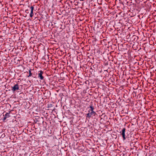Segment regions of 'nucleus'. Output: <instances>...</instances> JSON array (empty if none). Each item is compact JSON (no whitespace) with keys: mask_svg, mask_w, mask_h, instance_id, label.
<instances>
[{"mask_svg":"<svg viewBox=\"0 0 156 156\" xmlns=\"http://www.w3.org/2000/svg\"><path fill=\"white\" fill-rule=\"evenodd\" d=\"M96 114V113L94 111H92L91 112H88V113L86 114V117L87 119L88 118L90 119L92 115L95 116Z\"/></svg>","mask_w":156,"mask_h":156,"instance_id":"1","label":"nucleus"},{"mask_svg":"<svg viewBox=\"0 0 156 156\" xmlns=\"http://www.w3.org/2000/svg\"><path fill=\"white\" fill-rule=\"evenodd\" d=\"M11 90L14 92L15 91L19 90V87L18 83H16L15 84L14 86L12 87Z\"/></svg>","mask_w":156,"mask_h":156,"instance_id":"2","label":"nucleus"},{"mask_svg":"<svg viewBox=\"0 0 156 156\" xmlns=\"http://www.w3.org/2000/svg\"><path fill=\"white\" fill-rule=\"evenodd\" d=\"M39 73L38 74V78L41 80H44V77L42 76L43 72L42 71L40 70L39 71Z\"/></svg>","mask_w":156,"mask_h":156,"instance_id":"3","label":"nucleus"},{"mask_svg":"<svg viewBox=\"0 0 156 156\" xmlns=\"http://www.w3.org/2000/svg\"><path fill=\"white\" fill-rule=\"evenodd\" d=\"M125 131L126 129L125 128H123L122 129V131L120 132V133H121V134L122 135L123 140H125L126 139V138L125 137Z\"/></svg>","mask_w":156,"mask_h":156,"instance_id":"4","label":"nucleus"},{"mask_svg":"<svg viewBox=\"0 0 156 156\" xmlns=\"http://www.w3.org/2000/svg\"><path fill=\"white\" fill-rule=\"evenodd\" d=\"M4 117L3 119V120L4 121H5V120L6 119L9 118L10 117V115H9V113H6L5 115H3Z\"/></svg>","mask_w":156,"mask_h":156,"instance_id":"5","label":"nucleus"},{"mask_svg":"<svg viewBox=\"0 0 156 156\" xmlns=\"http://www.w3.org/2000/svg\"><path fill=\"white\" fill-rule=\"evenodd\" d=\"M31 9V12L30 14V17H32L34 15L33 10L34 9V7L33 6H32L30 8Z\"/></svg>","mask_w":156,"mask_h":156,"instance_id":"6","label":"nucleus"},{"mask_svg":"<svg viewBox=\"0 0 156 156\" xmlns=\"http://www.w3.org/2000/svg\"><path fill=\"white\" fill-rule=\"evenodd\" d=\"M89 108H90V110L91 112L94 111V108L93 107L92 104H90V105Z\"/></svg>","mask_w":156,"mask_h":156,"instance_id":"7","label":"nucleus"},{"mask_svg":"<svg viewBox=\"0 0 156 156\" xmlns=\"http://www.w3.org/2000/svg\"><path fill=\"white\" fill-rule=\"evenodd\" d=\"M29 74L28 77L32 75V73H31V71L30 70L29 71Z\"/></svg>","mask_w":156,"mask_h":156,"instance_id":"8","label":"nucleus"},{"mask_svg":"<svg viewBox=\"0 0 156 156\" xmlns=\"http://www.w3.org/2000/svg\"><path fill=\"white\" fill-rule=\"evenodd\" d=\"M25 12L27 13H28L29 12V10H28V9H27L25 10Z\"/></svg>","mask_w":156,"mask_h":156,"instance_id":"9","label":"nucleus"},{"mask_svg":"<svg viewBox=\"0 0 156 156\" xmlns=\"http://www.w3.org/2000/svg\"><path fill=\"white\" fill-rule=\"evenodd\" d=\"M88 112H91V111H90V110H89L88 111Z\"/></svg>","mask_w":156,"mask_h":156,"instance_id":"10","label":"nucleus"}]
</instances>
